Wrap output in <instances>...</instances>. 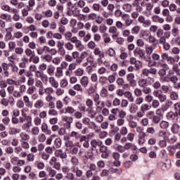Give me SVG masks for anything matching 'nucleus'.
I'll use <instances>...</instances> for the list:
<instances>
[{
    "label": "nucleus",
    "instance_id": "obj_1",
    "mask_svg": "<svg viewBox=\"0 0 180 180\" xmlns=\"http://www.w3.org/2000/svg\"><path fill=\"white\" fill-rule=\"evenodd\" d=\"M49 165H51L53 169H56V171H60V169H61V163H60L57 160V158L54 156L51 158Z\"/></svg>",
    "mask_w": 180,
    "mask_h": 180
},
{
    "label": "nucleus",
    "instance_id": "obj_2",
    "mask_svg": "<svg viewBox=\"0 0 180 180\" xmlns=\"http://www.w3.org/2000/svg\"><path fill=\"white\" fill-rule=\"evenodd\" d=\"M62 121L65 122V124H64L65 129H71V124H72V123L74 122V117H68L67 115H63Z\"/></svg>",
    "mask_w": 180,
    "mask_h": 180
},
{
    "label": "nucleus",
    "instance_id": "obj_3",
    "mask_svg": "<svg viewBox=\"0 0 180 180\" xmlns=\"http://www.w3.org/2000/svg\"><path fill=\"white\" fill-rule=\"evenodd\" d=\"M110 112L112 115H119L120 119H124V117H126V115H127V113L124 110H120L119 108H112L110 110Z\"/></svg>",
    "mask_w": 180,
    "mask_h": 180
},
{
    "label": "nucleus",
    "instance_id": "obj_4",
    "mask_svg": "<svg viewBox=\"0 0 180 180\" xmlns=\"http://www.w3.org/2000/svg\"><path fill=\"white\" fill-rule=\"evenodd\" d=\"M153 95L155 98L159 99L160 103H163V102H167V95L160 93V91L155 90L153 91Z\"/></svg>",
    "mask_w": 180,
    "mask_h": 180
},
{
    "label": "nucleus",
    "instance_id": "obj_5",
    "mask_svg": "<svg viewBox=\"0 0 180 180\" xmlns=\"http://www.w3.org/2000/svg\"><path fill=\"white\" fill-rule=\"evenodd\" d=\"M138 22H139L143 27H150V26H151V20L146 19L143 15L139 17Z\"/></svg>",
    "mask_w": 180,
    "mask_h": 180
},
{
    "label": "nucleus",
    "instance_id": "obj_6",
    "mask_svg": "<svg viewBox=\"0 0 180 180\" xmlns=\"http://www.w3.org/2000/svg\"><path fill=\"white\" fill-rule=\"evenodd\" d=\"M26 123H24L22 125V130H25V131H28V130H30V126H32V117L30 116H26Z\"/></svg>",
    "mask_w": 180,
    "mask_h": 180
},
{
    "label": "nucleus",
    "instance_id": "obj_7",
    "mask_svg": "<svg viewBox=\"0 0 180 180\" xmlns=\"http://www.w3.org/2000/svg\"><path fill=\"white\" fill-rule=\"evenodd\" d=\"M86 106L87 107L86 109L87 113H94V101L92 99L88 98L86 101Z\"/></svg>",
    "mask_w": 180,
    "mask_h": 180
},
{
    "label": "nucleus",
    "instance_id": "obj_8",
    "mask_svg": "<svg viewBox=\"0 0 180 180\" xmlns=\"http://www.w3.org/2000/svg\"><path fill=\"white\" fill-rule=\"evenodd\" d=\"M127 79L130 86L134 87L137 85V82L134 79V74L129 73L127 76Z\"/></svg>",
    "mask_w": 180,
    "mask_h": 180
},
{
    "label": "nucleus",
    "instance_id": "obj_9",
    "mask_svg": "<svg viewBox=\"0 0 180 180\" xmlns=\"http://www.w3.org/2000/svg\"><path fill=\"white\" fill-rule=\"evenodd\" d=\"M100 152L102 153L101 157L102 158H108L109 157V150L108 147L105 145L100 146Z\"/></svg>",
    "mask_w": 180,
    "mask_h": 180
},
{
    "label": "nucleus",
    "instance_id": "obj_10",
    "mask_svg": "<svg viewBox=\"0 0 180 180\" xmlns=\"http://www.w3.org/2000/svg\"><path fill=\"white\" fill-rule=\"evenodd\" d=\"M70 137H73L75 140H79L80 142L84 141V140H85V139H86V137H85V136L81 137V134L75 131H72L70 134Z\"/></svg>",
    "mask_w": 180,
    "mask_h": 180
},
{
    "label": "nucleus",
    "instance_id": "obj_11",
    "mask_svg": "<svg viewBox=\"0 0 180 180\" xmlns=\"http://www.w3.org/2000/svg\"><path fill=\"white\" fill-rule=\"evenodd\" d=\"M171 36L170 32H165L162 37H159V43L160 44H163L167 42V39H169Z\"/></svg>",
    "mask_w": 180,
    "mask_h": 180
},
{
    "label": "nucleus",
    "instance_id": "obj_12",
    "mask_svg": "<svg viewBox=\"0 0 180 180\" xmlns=\"http://www.w3.org/2000/svg\"><path fill=\"white\" fill-rule=\"evenodd\" d=\"M55 155L56 157H58V158L65 160V158H67V152H64L63 150L58 149L55 151Z\"/></svg>",
    "mask_w": 180,
    "mask_h": 180
},
{
    "label": "nucleus",
    "instance_id": "obj_13",
    "mask_svg": "<svg viewBox=\"0 0 180 180\" xmlns=\"http://www.w3.org/2000/svg\"><path fill=\"white\" fill-rule=\"evenodd\" d=\"M103 143L102 141L101 140H96V139H93L91 141V150L92 151H95V150H96V147H101V146H102Z\"/></svg>",
    "mask_w": 180,
    "mask_h": 180
},
{
    "label": "nucleus",
    "instance_id": "obj_14",
    "mask_svg": "<svg viewBox=\"0 0 180 180\" xmlns=\"http://www.w3.org/2000/svg\"><path fill=\"white\" fill-rule=\"evenodd\" d=\"M109 33L112 34V38L115 40V39H117L119 36V32H117V28L116 27L112 26L110 27L108 30Z\"/></svg>",
    "mask_w": 180,
    "mask_h": 180
},
{
    "label": "nucleus",
    "instance_id": "obj_15",
    "mask_svg": "<svg viewBox=\"0 0 180 180\" xmlns=\"http://www.w3.org/2000/svg\"><path fill=\"white\" fill-rule=\"evenodd\" d=\"M171 131L173 134H179V136H180V125L177 123L173 124Z\"/></svg>",
    "mask_w": 180,
    "mask_h": 180
},
{
    "label": "nucleus",
    "instance_id": "obj_16",
    "mask_svg": "<svg viewBox=\"0 0 180 180\" xmlns=\"http://www.w3.org/2000/svg\"><path fill=\"white\" fill-rule=\"evenodd\" d=\"M80 84L83 88H86L89 84V77L87 76H83L80 79Z\"/></svg>",
    "mask_w": 180,
    "mask_h": 180
},
{
    "label": "nucleus",
    "instance_id": "obj_17",
    "mask_svg": "<svg viewBox=\"0 0 180 180\" xmlns=\"http://www.w3.org/2000/svg\"><path fill=\"white\" fill-rule=\"evenodd\" d=\"M135 56H139L141 58H144V56H146V53L144 52V50L141 49V48L136 47L134 52Z\"/></svg>",
    "mask_w": 180,
    "mask_h": 180
},
{
    "label": "nucleus",
    "instance_id": "obj_18",
    "mask_svg": "<svg viewBox=\"0 0 180 180\" xmlns=\"http://www.w3.org/2000/svg\"><path fill=\"white\" fill-rule=\"evenodd\" d=\"M29 61H30V58L22 57L21 62L19 63L20 68H26V64H28Z\"/></svg>",
    "mask_w": 180,
    "mask_h": 180
},
{
    "label": "nucleus",
    "instance_id": "obj_19",
    "mask_svg": "<svg viewBox=\"0 0 180 180\" xmlns=\"http://www.w3.org/2000/svg\"><path fill=\"white\" fill-rule=\"evenodd\" d=\"M94 102L95 103V105L96 106L97 109H100L101 107L99 105H101V96L99 94H95L93 96Z\"/></svg>",
    "mask_w": 180,
    "mask_h": 180
},
{
    "label": "nucleus",
    "instance_id": "obj_20",
    "mask_svg": "<svg viewBox=\"0 0 180 180\" xmlns=\"http://www.w3.org/2000/svg\"><path fill=\"white\" fill-rule=\"evenodd\" d=\"M169 134H170L169 133H167V131L164 130H160L158 134V136L162 137L164 140H169Z\"/></svg>",
    "mask_w": 180,
    "mask_h": 180
},
{
    "label": "nucleus",
    "instance_id": "obj_21",
    "mask_svg": "<svg viewBox=\"0 0 180 180\" xmlns=\"http://www.w3.org/2000/svg\"><path fill=\"white\" fill-rule=\"evenodd\" d=\"M41 131L43 133H45V134H51V130L49 129V125H47V123L43 122L41 124Z\"/></svg>",
    "mask_w": 180,
    "mask_h": 180
},
{
    "label": "nucleus",
    "instance_id": "obj_22",
    "mask_svg": "<svg viewBox=\"0 0 180 180\" xmlns=\"http://www.w3.org/2000/svg\"><path fill=\"white\" fill-rule=\"evenodd\" d=\"M95 91H96V85H94L93 84H91L86 90V92H87L88 95H92L95 94Z\"/></svg>",
    "mask_w": 180,
    "mask_h": 180
},
{
    "label": "nucleus",
    "instance_id": "obj_23",
    "mask_svg": "<svg viewBox=\"0 0 180 180\" xmlns=\"http://www.w3.org/2000/svg\"><path fill=\"white\" fill-rule=\"evenodd\" d=\"M157 46L155 44H153L150 46H148L146 48V54L150 57L153 54L154 49H156Z\"/></svg>",
    "mask_w": 180,
    "mask_h": 180
},
{
    "label": "nucleus",
    "instance_id": "obj_24",
    "mask_svg": "<svg viewBox=\"0 0 180 180\" xmlns=\"http://www.w3.org/2000/svg\"><path fill=\"white\" fill-rule=\"evenodd\" d=\"M19 136L20 138V141H28L30 139V136L26 132H21Z\"/></svg>",
    "mask_w": 180,
    "mask_h": 180
},
{
    "label": "nucleus",
    "instance_id": "obj_25",
    "mask_svg": "<svg viewBox=\"0 0 180 180\" xmlns=\"http://www.w3.org/2000/svg\"><path fill=\"white\" fill-rule=\"evenodd\" d=\"M43 106H44V101H43L41 99L37 100L34 104V107L36 109H41Z\"/></svg>",
    "mask_w": 180,
    "mask_h": 180
},
{
    "label": "nucleus",
    "instance_id": "obj_26",
    "mask_svg": "<svg viewBox=\"0 0 180 180\" xmlns=\"http://www.w3.org/2000/svg\"><path fill=\"white\" fill-rule=\"evenodd\" d=\"M49 84L53 88H58V82L53 77H49Z\"/></svg>",
    "mask_w": 180,
    "mask_h": 180
},
{
    "label": "nucleus",
    "instance_id": "obj_27",
    "mask_svg": "<svg viewBox=\"0 0 180 180\" xmlns=\"http://www.w3.org/2000/svg\"><path fill=\"white\" fill-rule=\"evenodd\" d=\"M47 50H49L48 46H44L43 47H39L37 49V53L39 56H42V54L45 53H47Z\"/></svg>",
    "mask_w": 180,
    "mask_h": 180
},
{
    "label": "nucleus",
    "instance_id": "obj_28",
    "mask_svg": "<svg viewBox=\"0 0 180 180\" xmlns=\"http://www.w3.org/2000/svg\"><path fill=\"white\" fill-rule=\"evenodd\" d=\"M11 11L14 14L13 17V20H15V22L19 21L20 20V16L18 15V13H19V11L16 8H12Z\"/></svg>",
    "mask_w": 180,
    "mask_h": 180
},
{
    "label": "nucleus",
    "instance_id": "obj_29",
    "mask_svg": "<svg viewBox=\"0 0 180 180\" xmlns=\"http://www.w3.org/2000/svg\"><path fill=\"white\" fill-rule=\"evenodd\" d=\"M158 167L162 171H168L169 168L167 166V163L164 162H160L158 163Z\"/></svg>",
    "mask_w": 180,
    "mask_h": 180
},
{
    "label": "nucleus",
    "instance_id": "obj_30",
    "mask_svg": "<svg viewBox=\"0 0 180 180\" xmlns=\"http://www.w3.org/2000/svg\"><path fill=\"white\" fill-rule=\"evenodd\" d=\"M125 149L126 150H132L133 151H136L137 150V146L132 143H125Z\"/></svg>",
    "mask_w": 180,
    "mask_h": 180
},
{
    "label": "nucleus",
    "instance_id": "obj_31",
    "mask_svg": "<svg viewBox=\"0 0 180 180\" xmlns=\"http://www.w3.org/2000/svg\"><path fill=\"white\" fill-rule=\"evenodd\" d=\"M124 96L128 99L129 102H134V96L130 91H125Z\"/></svg>",
    "mask_w": 180,
    "mask_h": 180
},
{
    "label": "nucleus",
    "instance_id": "obj_32",
    "mask_svg": "<svg viewBox=\"0 0 180 180\" xmlns=\"http://www.w3.org/2000/svg\"><path fill=\"white\" fill-rule=\"evenodd\" d=\"M89 129H92L93 130H96V133H99L101 131L100 129H98V125H96V123L94 122H89L88 125Z\"/></svg>",
    "mask_w": 180,
    "mask_h": 180
},
{
    "label": "nucleus",
    "instance_id": "obj_33",
    "mask_svg": "<svg viewBox=\"0 0 180 180\" xmlns=\"http://www.w3.org/2000/svg\"><path fill=\"white\" fill-rule=\"evenodd\" d=\"M100 95L101 98H108V96H109V91H108V89L106 88L102 87Z\"/></svg>",
    "mask_w": 180,
    "mask_h": 180
},
{
    "label": "nucleus",
    "instance_id": "obj_34",
    "mask_svg": "<svg viewBox=\"0 0 180 180\" xmlns=\"http://www.w3.org/2000/svg\"><path fill=\"white\" fill-rule=\"evenodd\" d=\"M172 105H174V103L172 101L168 100L165 104L162 105V108H163V110L166 112V110H168V109H169Z\"/></svg>",
    "mask_w": 180,
    "mask_h": 180
},
{
    "label": "nucleus",
    "instance_id": "obj_35",
    "mask_svg": "<svg viewBox=\"0 0 180 180\" xmlns=\"http://www.w3.org/2000/svg\"><path fill=\"white\" fill-rule=\"evenodd\" d=\"M55 75H56V78H61V77L64 76L63 68H61V67H58L56 68V72Z\"/></svg>",
    "mask_w": 180,
    "mask_h": 180
},
{
    "label": "nucleus",
    "instance_id": "obj_36",
    "mask_svg": "<svg viewBox=\"0 0 180 180\" xmlns=\"http://www.w3.org/2000/svg\"><path fill=\"white\" fill-rule=\"evenodd\" d=\"M146 137H147V134H143V135H139V140H138V143L140 146H141V144H144V143H146Z\"/></svg>",
    "mask_w": 180,
    "mask_h": 180
},
{
    "label": "nucleus",
    "instance_id": "obj_37",
    "mask_svg": "<svg viewBox=\"0 0 180 180\" xmlns=\"http://www.w3.org/2000/svg\"><path fill=\"white\" fill-rule=\"evenodd\" d=\"M160 127L162 128V130H167V129L169 127V122L162 120L160 123Z\"/></svg>",
    "mask_w": 180,
    "mask_h": 180
},
{
    "label": "nucleus",
    "instance_id": "obj_38",
    "mask_svg": "<svg viewBox=\"0 0 180 180\" xmlns=\"http://www.w3.org/2000/svg\"><path fill=\"white\" fill-rule=\"evenodd\" d=\"M149 119H150L152 120V122L153 123H155V124H158V123H160V122H161V117H160L159 115L149 117Z\"/></svg>",
    "mask_w": 180,
    "mask_h": 180
},
{
    "label": "nucleus",
    "instance_id": "obj_39",
    "mask_svg": "<svg viewBox=\"0 0 180 180\" xmlns=\"http://www.w3.org/2000/svg\"><path fill=\"white\" fill-rule=\"evenodd\" d=\"M86 56H88V53L86 52H82L80 54L79 57L76 59L77 63L81 64V63H82V61L84 60V58H85V57H86Z\"/></svg>",
    "mask_w": 180,
    "mask_h": 180
},
{
    "label": "nucleus",
    "instance_id": "obj_40",
    "mask_svg": "<svg viewBox=\"0 0 180 180\" xmlns=\"http://www.w3.org/2000/svg\"><path fill=\"white\" fill-rule=\"evenodd\" d=\"M20 131H22V130L20 129H18V128H10L9 130V134H11V136L13 135V134H19V133H20Z\"/></svg>",
    "mask_w": 180,
    "mask_h": 180
},
{
    "label": "nucleus",
    "instance_id": "obj_41",
    "mask_svg": "<svg viewBox=\"0 0 180 180\" xmlns=\"http://www.w3.org/2000/svg\"><path fill=\"white\" fill-rule=\"evenodd\" d=\"M34 167H37L38 169H43L44 168V163L43 162H40L39 160H36L34 162Z\"/></svg>",
    "mask_w": 180,
    "mask_h": 180
},
{
    "label": "nucleus",
    "instance_id": "obj_42",
    "mask_svg": "<svg viewBox=\"0 0 180 180\" xmlns=\"http://www.w3.org/2000/svg\"><path fill=\"white\" fill-rule=\"evenodd\" d=\"M94 54H95V56H98V58H103V57H105V53H103V52H102L98 48L94 49Z\"/></svg>",
    "mask_w": 180,
    "mask_h": 180
},
{
    "label": "nucleus",
    "instance_id": "obj_43",
    "mask_svg": "<svg viewBox=\"0 0 180 180\" xmlns=\"http://www.w3.org/2000/svg\"><path fill=\"white\" fill-rule=\"evenodd\" d=\"M122 9L125 12H131L132 6L131 4L127 3L122 6Z\"/></svg>",
    "mask_w": 180,
    "mask_h": 180
},
{
    "label": "nucleus",
    "instance_id": "obj_44",
    "mask_svg": "<svg viewBox=\"0 0 180 180\" xmlns=\"http://www.w3.org/2000/svg\"><path fill=\"white\" fill-rule=\"evenodd\" d=\"M55 70H56V68H54V66H53L52 65H50L49 66H48L47 72L49 75H50L51 77H53V75H54Z\"/></svg>",
    "mask_w": 180,
    "mask_h": 180
},
{
    "label": "nucleus",
    "instance_id": "obj_45",
    "mask_svg": "<svg viewBox=\"0 0 180 180\" xmlns=\"http://www.w3.org/2000/svg\"><path fill=\"white\" fill-rule=\"evenodd\" d=\"M138 109H139V107L137 106V104L131 103L129 108V112L131 113H136Z\"/></svg>",
    "mask_w": 180,
    "mask_h": 180
},
{
    "label": "nucleus",
    "instance_id": "obj_46",
    "mask_svg": "<svg viewBox=\"0 0 180 180\" xmlns=\"http://www.w3.org/2000/svg\"><path fill=\"white\" fill-rule=\"evenodd\" d=\"M128 126L130 129H136L137 127V122L132 120H128Z\"/></svg>",
    "mask_w": 180,
    "mask_h": 180
},
{
    "label": "nucleus",
    "instance_id": "obj_47",
    "mask_svg": "<svg viewBox=\"0 0 180 180\" xmlns=\"http://www.w3.org/2000/svg\"><path fill=\"white\" fill-rule=\"evenodd\" d=\"M60 88H67L68 86V80L67 79H63L59 83Z\"/></svg>",
    "mask_w": 180,
    "mask_h": 180
},
{
    "label": "nucleus",
    "instance_id": "obj_48",
    "mask_svg": "<svg viewBox=\"0 0 180 180\" xmlns=\"http://www.w3.org/2000/svg\"><path fill=\"white\" fill-rule=\"evenodd\" d=\"M65 113H68L69 115H72L75 113V109L71 106H68L65 109Z\"/></svg>",
    "mask_w": 180,
    "mask_h": 180
},
{
    "label": "nucleus",
    "instance_id": "obj_49",
    "mask_svg": "<svg viewBox=\"0 0 180 180\" xmlns=\"http://www.w3.org/2000/svg\"><path fill=\"white\" fill-rule=\"evenodd\" d=\"M150 109H151V105L146 103V104H143L141 106V112H147L148 110H150Z\"/></svg>",
    "mask_w": 180,
    "mask_h": 180
},
{
    "label": "nucleus",
    "instance_id": "obj_50",
    "mask_svg": "<svg viewBox=\"0 0 180 180\" xmlns=\"http://www.w3.org/2000/svg\"><path fill=\"white\" fill-rule=\"evenodd\" d=\"M25 53L27 57L32 58V57H34V51H32V49H26L25 51Z\"/></svg>",
    "mask_w": 180,
    "mask_h": 180
},
{
    "label": "nucleus",
    "instance_id": "obj_51",
    "mask_svg": "<svg viewBox=\"0 0 180 180\" xmlns=\"http://www.w3.org/2000/svg\"><path fill=\"white\" fill-rule=\"evenodd\" d=\"M30 61H32L33 64H39L40 63V58L34 55V56L30 58Z\"/></svg>",
    "mask_w": 180,
    "mask_h": 180
},
{
    "label": "nucleus",
    "instance_id": "obj_52",
    "mask_svg": "<svg viewBox=\"0 0 180 180\" xmlns=\"http://www.w3.org/2000/svg\"><path fill=\"white\" fill-rule=\"evenodd\" d=\"M164 112H165V111L164 108L162 107L161 108H158L155 110V115H156V116L162 117V116H164Z\"/></svg>",
    "mask_w": 180,
    "mask_h": 180
},
{
    "label": "nucleus",
    "instance_id": "obj_53",
    "mask_svg": "<svg viewBox=\"0 0 180 180\" xmlns=\"http://www.w3.org/2000/svg\"><path fill=\"white\" fill-rule=\"evenodd\" d=\"M65 49L68 51H72V50H74V44L71 42H67L65 44Z\"/></svg>",
    "mask_w": 180,
    "mask_h": 180
},
{
    "label": "nucleus",
    "instance_id": "obj_54",
    "mask_svg": "<svg viewBox=\"0 0 180 180\" xmlns=\"http://www.w3.org/2000/svg\"><path fill=\"white\" fill-rule=\"evenodd\" d=\"M167 118L168 120H174L176 119V115L175 113H174V112H169L167 115Z\"/></svg>",
    "mask_w": 180,
    "mask_h": 180
},
{
    "label": "nucleus",
    "instance_id": "obj_55",
    "mask_svg": "<svg viewBox=\"0 0 180 180\" xmlns=\"http://www.w3.org/2000/svg\"><path fill=\"white\" fill-rule=\"evenodd\" d=\"M129 133V129L127 127H122L120 130V134L122 136H127V134Z\"/></svg>",
    "mask_w": 180,
    "mask_h": 180
},
{
    "label": "nucleus",
    "instance_id": "obj_56",
    "mask_svg": "<svg viewBox=\"0 0 180 180\" xmlns=\"http://www.w3.org/2000/svg\"><path fill=\"white\" fill-rule=\"evenodd\" d=\"M79 64L80 63H78V62H77V60H75V62L72 63L69 65L68 69L73 71V70H75V68H77V65H79Z\"/></svg>",
    "mask_w": 180,
    "mask_h": 180
},
{
    "label": "nucleus",
    "instance_id": "obj_57",
    "mask_svg": "<svg viewBox=\"0 0 180 180\" xmlns=\"http://www.w3.org/2000/svg\"><path fill=\"white\" fill-rule=\"evenodd\" d=\"M84 69L79 68L75 70V75L77 77H82L84 75Z\"/></svg>",
    "mask_w": 180,
    "mask_h": 180
},
{
    "label": "nucleus",
    "instance_id": "obj_58",
    "mask_svg": "<svg viewBox=\"0 0 180 180\" xmlns=\"http://www.w3.org/2000/svg\"><path fill=\"white\" fill-rule=\"evenodd\" d=\"M151 106L153 109H157L160 106V101L157 99H155L152 101Z\"/></svg>",
    "mask_w": 180,
    "mask_h": 180
},
{
    "label": "nucleus",
    "instance_id": "obj_59",
    "mask_svg": "<svg viewBox=\"0 0 180 180\" xmlns=\"http://www.w3.org/2000/svg\"><path fill=\"white\" fill-rule=\"evenodd\" d=\"M41 58H43V60H45L46 63H51V61L53 60V56H51V55L50 54H46L44 56H41Z\"/></svg>",
    "mask_w": 180,
    "mask_h": 180
},
{
    "label": "nucleus",
    "instance_id": "obj_60",
    "mask_svg": "<svg viewBox=\"0 0 180 180\" xmlns=\"http://www.w3.org/2000/svg\"><path fill=\"white\" fill-rule=\"evenodd\" d=\"M48 115H49V116H58V112H57L54 108L49 109Z\"/></svg>",
    "mask_w": 180,
    "mask_h": 180
},
{
    "label": "nucleus",
    "instance_id": "obj_61",
    "mask_svg": "<svg viewBox=\"0 0 180 180\" xmlns=\"http://www.w3.org/2000/svg\"><path fill=\"white\" fill-rule=\"evenodd\" d=\"M73 89H75V91H77V92H82L84 91L82 86H81L79 84H75L73 86Z\"/></svg>",
    "mask_w": 180,
    "mask_h": 180
},
{
    "label": "nucleus",
    "instance_id": "obj_62",
    "mask_svg": "<svg viewBox=\"0 0 180 180\" xmlns=\"http://www.w3.org/2000/svg\"><path fill=\"white\" fill-rule=\"evenodd\" d=\"M46 53H50V56H56V54H57V49H50V47L48 46V50L46 51Z\"/></svg>",
    "mask_w": 180,
    "mask_h": 180
},
{
    "label": "nucleus",
    "instance_id": "obj_63",
    "mask_svg": "<svg viewBox=\"0 0 180 180\" xmlns=\"http://www.w3.org/2000/svg\"><path fill=\"white\" fill-rule=\"evenodd\" d=\"M54 146H56V148H60V147H61V139H56L54 141Z\"/></svg>",
    "mask_w": 180,
    "mask_h": 180
},
{
    "label": "nucleus",
    "instance_id": "obj_64",
    "mask_svg": "<svg viewBox=\"0 0 180 180\" xmlns=\"http://www.w3.org/2000/svg\"><path fill=\"white\" fill-rule=\"evenodd\" d=\"M65 178L66 179H68V180H74L75 179V176L74 175V174L71 172H68L66 174Z\"/></svg>",
    "mask_w": 180,
    "mask_h": 180
}]
</instances>
